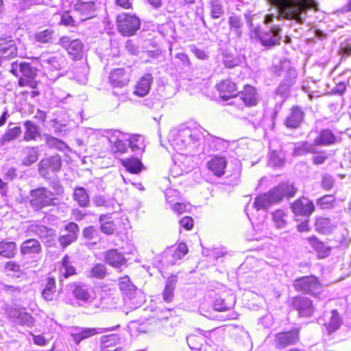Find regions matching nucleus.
<instances>
[{"label": "nucleus", "mask_w": 351, "mask_h": 351, "mask_svg": "<svg viewBox=\"0 0 351 351\" xmlns=\"http://www.w3.org/2000/svg\"><path fill=\"white\" fill-rule=\"evenodd\" d=\"M202 128L194 125L172 130L169 136V141L177 152L185 150L193 152L202 144Z\"/></svg>", "instance_id": "obj_1"}, {"label": "nucleus", "mask_w": 351, "mask_h": 351, "mask_svg": "<svg viewBox=\"0 0 351 351\" xmlns=\"http://www.w3.org/2000/svg\"><path fill=\"white\" fill-rule=\"evenodd\" d=\"M274 5L278 12V20H294L303 23L305 14L308 9H317V3L315 0H268Z\"/></svg>", "instance_id": "obj_2"}, {"label": "nucleus", "mask_w": 351, "mask_h": 351, "mask_svg": "<svg viewBox=\"0 0 351 351\" xmlns=\"http://www.w3.org/2000/svg\"><path fill=\"white\" fill-rule=\"evenodd\" d=\"M271 71L276 77H283L284 80L276 90L277 93L282 94L288 90L289 88L295 83L297 77V71L291 66V62L287 59L280 60L274 64Z\"/></svg>", "instance_id": "obj_3"}, {"label": "nucleus", "mask_w": 351, "mask_h": 351, "mask_svg": "<svg viewBox=\"0 0 351 351\" xmlns=\"http://www.w3.org/2000/svg\"><path fill=\"white\" fill-rule=\"evenodd\" d=\"M8 321L13 326H21L32 328L35 319L33 316L26 311L25 308L20 306H9L5 310Z\"/></svg>", "instance_id": "obj_4"}, {"label": "nucleus", "mask_w": 351, "mask_h": 351, "mask_svg": "<svg viewBox=\"0 0 351 351\" xmlns=\"http://www.w3.org/2000/svg\"><path fill=\"white\" fill-rule=\"evenodd\" d=\"M54 194L48 189L40 187L33 189L29 193V205L36 211L53 204Z\"/></svg>", "instance_id": "obj_5"}, {"label": "nucleus", "mask_w": 351, "mask_h": 351, "mask_svg": "<svg viewBox=\"0 0 351 351\" xmlns=\"http://www.w3.org/2000/svg\"><path fill=\"white\" fill-rule=\"evenodd\" d=\"M293 287L297 291L317 296L322 291V286L314 276H304L295 279Z\"/></svg>", "instance_id": "obj_6"}, {"label": "nucleus", "mask_w": 351, "mask_h": 351, "mask_svg": "<svg viewBox=\"0 0 351 351\" xmlns=\"http://www.w3.org/2000/svg\"><path fill=\"white\" fill-rule=\"evenodd\" d=\"M141 22L138 17L126 13L118 14L117 26L119 31L124 36H132L140 28Z\"/></svg>", "instance_id": "obj_7"}, {"label": "nucleus", "mask_w": 351, "mask_h": 351, "mask_svg": "<svg viewBox=\"0 0 351 351\" xmlns=\"http://www.w3.org/2000/svg\"><path fill=\"white\" fill-rule=\"evenodd\" d=\"M27 232L38 236L47 247H52L55 244L56 231L53 228L35 221L28 226Z\"/></svg>", "instance_id": "obj_8"}, {"label": "nucleus", "mask_w": 351, "mask_h": 351, "mask_svg": "<svg viewBox=\"0 0 351 351\" xmlns=\"http://www.w3.org/2000/svg\"><path fill=\"white\" fill-rule=\"evenodd\" d=\"M41 66L49 71H59L64 67L65 58L61 54H53L50 52H44L39 57Z\"/></svg>", "instance_id": "obj_9"}, {"label": "nucleus", "mask_w": 351, "mask_h": 351, "mask_svg": "<svg viewBox=\"0 0 351 351\" xmlns=\"http://www.w3.org/2000/svg\"><path fill=\"white\" fill-rule=\"evenodd\" d=\"M78 225L74 222L66 223L60 230L58 242L62 248H65L75 242L79 234Z\"/></svg>", "instance_id": "obj_10"}, {"label": "nucleus", "mask_w": 351, "mask_h": 351, "mask_svg": "<svg viewBox=\"0 0 351 351\" xmlns=\"http://www.w3.org/2000/svg\"><path fill=\"white\" fill-rule=\"evenodd\" d=\"M291 305L298 311L300 317H311L315 311L312 300L304 296L298 295L293 298Z\"/></svg>", "instance_id": "obj_11"}, {"label": "nucleus", "mask_w": 351, "mask_h": 351, "mask_svg": "<svg viewBox=\"0 0 351 351\" xmlns=\"http://www.w3.org/2000/svg\"><path fill=\"white\" fill-rule=\"evenodd\" d=\"M317 322L326 327L328 334L335 332L342 324V319L337 310L325 313L323 317L318 318Z\"/></svg>", "instance_id": "obj_12"}, {"label": "nucleus", "mask_w": 351, "mask_h": 351, "mask_svg": "<svg viewBox=\"0 0 351 351\" xmlns=\"http://www.w3.org/2000/svg\"><path fill=\"white\" fill-rule=\"evenodd\" d=\"M62 167L61 158L58 155L43 159L38 164V171L40 176L47 178L50 172L56 173Z\"/></svg>", "instance_id": "obj_13"}, {"label": "nucleus", "mask_w": 351, "mask_h": 351, "mask_svg": "<svg viewBox=\"0 0 351 351\" xmlns=\"http://www.w3.org/2000/svg\"><path fill=\"white\" fill-rule=\"evenodd\" d=\"M108 330H110V329L104 328L73 327L71 329L70 334L73 341L76 344H79L82 341L87 338Z\"/></svg>", "instance_id": "obj_14"}, {"label": "nucleus", "mask_w": 351, "mask_h": 351, "mask_svg": "<svg viewBox=\"0 0 351 351\" xmlns=\"http://www.w3.org/2000/svg\"><path fill=\"white\" fill-rule=\"evenodd\" d=\"M299 339V330L296 328L287 332H278L275 335L274 346L281 350L295 343Z\"/></svg>", "instance_id": "obj_15"}, {"label": "nucleus", "mask_w": 351, "mask_h": 351, "mask_svg": "<svg viewBox=\"0 0 351 351\" xmlns=\"http://www.w3.org/2000/svg\"><path fill=\"white\" fill-rule=\"evenodd\" d=\"M59 44L64 48L73 59H80L82 56L84 45L79 39L71 40L68 36H62Z\"/></svg>", "instance_id": "obj_16"}, {"label": "nucleus", "mask_w": 351, "mask_h": 351, "mask_svg": "<svg viewBox=\"0 0 351 351\" xmlns=\"http://www.w3.org/2000/svg\"><path fill=\"white\" fill-rule=\"evenodd\" d=\"M71 288L73 297L80 304L83 305L93 302L94 298L91 294V289L86 285H73Z\"/></svg>", "instance_id": "obj_17"}, {"label": "nucleus", "mask_w": 351, "mask_h": 351, "mask_svg": "<svg viewBox=\"0 0 351 351\" xmlns=\"http://www.w3.org/2000/svg\"><path fill=\"white\" fill-rule=\"evenodd\" d=\"M305 113L302 109L298 106H293L290 112L285 120V125L287 128L295 129L300 126L304 119Z\"/></svg>", "instance_id": "obj_18"}, {"label": "nucleus", "mask_w": 351, "mask_h": 351, "mask_svg": "<svg viewBox=\"0 0 351 351\" xmlns=\"http://www.w3.org/2000/svg\"><path fill=\"white\" fill-rule=\"evenodd\" d=\"M280 29L279 27L274 25L265 32H262L260 43L266 47H272L280 44L281 38L280 36Z\"/></svg>", "instance_id": "obj_19"}, {"label": "nucleus", "mask_w": 351, "mask_h": 351, "mask_svg": "<svg viewBox=\"0 0 351 351\" xmlns=\"http://www.w3.org/2000/svg\"><path fill=\"white\" fill-rule=\"evenodd\" d=\"M19 71L21 72L22 75L27 78L34 79L37 73L36 67L33 66L31 63L26 62H12L11 64L10 72L17 77L19 75Z\"/></svg>", "instance_id": "obj_20"}, {"label": "nucleus", "mask_w": 351, "mask_h": 351, "mask_svg": "<svg viewBox=\"0 0 351 351\" xmlns=\"http://www.w3.org/2000/svg\"><path fill=\"white\" fill-rule=\"evenodd\" d=\"M0 55L2 58H12L17 56L16 42L10 36L0 38Z\"/></svg>", "instance_id": "obj_21"}, {"label": "nucleus", "mask_w": 351, "mask_h": 351, "mask_svg": "<svg viewBox=\"0 0 351 351\" xmlns=\"http://www.w3.org/2000/svg\"><path fill=\"white\" fill-rule=\"evenodd\" d=\"M293 212L297 215L308 217L315 210V206L311 200L303 197L294 202L291 206Z\"/></svg>", "instance_id": "obj_22"}, {"label": "nucleus", "mask_w": 351, "mask_h": 351, "mask_svg": "<svg viewBox=\"0 0 351 351\" xmlns=\"http://www.w3.org/2000/svg\"><path fill=\"white\" fill-rule=\"evenodd\" d=\"M130 81V74L125 69H115L109 76L110 84L115 88H122L128 85Z\"/></svg>", "instance_id": "obj_23"}, {"label": "nucleus", "mask_w": 351, "mask_h": 351, "mask_svg": "<svg viewBox=\"0 0 351 351\" xmlns=\"http://www.w3.org/2000/svg\"><path fill=\"white\" fill-rule=\"evenodd\" d=\"M129 134H125L119 130L114 131L109 140L113 143L114 152L125 153L128 149Z\"/></svg>", "instance_id": "obj_24"}, {"label": "nucleus", "mask_w": 351, "mask_h": 351, "mask_svg": "<svg viewBox=\"0 0 351 351\" xmlns=\"http://www.w3.org/2000/svg\"><path fill=\"white\" fill-rule=\"evenodd\" d=\"M42 247L39 241L35 239H29L24 241L20 245L21 254L23 256L36 257L40 254Z\"/></svg>", "instance_id": "obj_25"}, {"label": "nucleus", "mask_w": 351, "mask_h": 351, "mask_svg": "<svg viewBox=\"0 0 351 351\" xmlns=\"http://www.w3.org/2000/svg\"><path fill=\"white\" fill-rule=\"evenodd\" d=\"M55 38L56 32L52 28L40 29L33 35L34 41L40 47L53 44Z\"/></svg>", "instance_id": "obj_26"}, {"label": "nucleus", "mask_w": 351, "mask_h": 351, "mask_svg": "<svg viewBox=\"0 0 351 351\" xmlns=\"http://www.w3.org/2000/svg\"><path fill=\"white\" fill-rule=\"evenodd\" d=\"M123 298L125 304L131 309L137 308L145 300L143 292L137 288L129 293H125Z\"/></svg>", "instance_id": "obj_27"}, {"label": "nucleus", "mask_w": 351, "mask_h": 351, "mask_svg": "<svg viewBox=\"0 0 351 351\" xmlns=\"http://www.w3.org/2000/svg\"><path fill=\"white\" fill-rule=\"evenodd\" d=\"M227 160L225 157L215 155L207 162V167L215 176L221 177L225 173Z\"/></svg>", "instance_id": "obj_28"}, {"label": "nucleus", "mask_w": 351, "mask_h": 351, "mask_svg": "<svg viewBox=\"0 0 351 351\" xmlns=\"http://www.w3.org/2000/svg\"><path fill=\"white\" fill-rule=\"evenodd\" d=\"M217 90L219 92L221 98L227 101L231 97L237 95V90L235 83L229 80H223L216 85Z\"/></svg>", "instance_id": "obj_29"}, {"label": "nucleus", "mask_w": 351, "mask_h": 351, "mask_svg": "<svg viewBox=\"0 0 351 351\" xmlns=\"http://www.w3.org/2000/svg\"><path fill=\"white\" fill-rule=\"evenodd\" d=\"M75 10L81 14L82 20L93 16L96 10V3L94 1L90 0H78L74 5Z\"/></svg>", "instance_id": "obj_30"}, {"label": "nucleus", "mask_w": 351, "mask_h": 351, "mask_svg": "<svg viewBox=\"0 0 351 351\" xmlns=\"http://www.w3.org/2000/svg\"><path fill=\"white\" fill-rule=\"evenodd\" d=\"M277 199V196L276 194L273 193L272 189L267 193H265L256 197L252 206L256 210V211L260 210H265L271 204L279 202L278 199Z\"/></svg>", "instance_id": "obj_31"}, {"label": "nucleus", "mask_w": 351, "mask_h": 351, "mask_svg": "<svg viewBox=\"0 0 351 351\" xmlns=\"http://www.w3.org/2000/svg\"><path fill=\"white\" fill-rule=\"evenodd\" d=\"M106 262L116 269L126 266L127 261L123 254L117 250H108L105 254Z\"/></svg>", "instance_id": "obj_32"}, {"label": "nucleus", "mask_w": 351, "mask_h": 351, "mask_svg": "<svg viewBox=\"0 0 351 351\" xmlns=\"http://www.w3.org/2000/svg\"><path fill=\"white\" fill-rule=\"evenodd\" d=\"M235 302V296L232 293L220 295L215 299L214 309L218 311H228L234 306Z\"/></svg>", "instance_id": "obj_33"}, {"label": "nucleus", "mask_w": 351, "mask_h": 351, "mask_svg": "<svg viewBox=\"0 0 351 351\" xmlns=\"http://www.w3.org/2000/svg\"><path fill=\"white\" fill-rule=\"evenodd\" d=\"M152 82V75L151 74H145L137 82L134 93L138 97L145 96L150 90Z\"/></svg>", "instance_id": "obj_34"}, {"label": "nucleus", "mask_w": 351, "mask_h": 351, "mask_svg": "<svg viewBox=\"0 0 351 351\" xmlns=\"http://www.w3.org/2000/svg\"><path fill=\"white\" fill-rule=\"evenodd\" d=\"M178 282L177 276H171L169 277L166 282L163 291L162 292V298L166 303L173 302L174 299V291Z\"/></svg>", "instance_id": "obj_35"}, {"label": "nucleus", "mask_w": 351, "mask_h": 351, "mask_svg": "<svg viewBox=\"0 0 351 351\" xmlns=\"http://www.w3.org/2000/svg\"><path fill=\"white\" fill-rule=\"evenodd\" d=\"M316 146H330L337 141V137L329 129L322 130L314 140Z\"/></svg>", "instance_id": "obj_36"}, {"label": "nucleus", "mask_w": 351, "mask_h": 351, "mask_svg": "<svg viewBox=\"0 0 351 351\" xmlns=\"http://www.w3.org/2000/svg\"><path fill=\"white\" fill-rule=\"evenodd\" d=\"M308 244L316 252L319 258H324L329 256L331 248L319 241L315 237L307 239Z\"/></svg>", "instance_id": "obj_37"}, {"label": "nucleus", "mask_w": 351, "mask_h": 351, "mask_svg": "<svg viewBox=\"0 0 351 351\" xmlns=\"http://www.w3.org/2000/svg\"><path fill=\"white\" fill-rule=\"evenodd\" d=\"M239 96L246 106H254L257 104L256 89L252 86H245Z\"/></svg>", "instance_id": "obj_38"}, {"label": "nucleus", "mask_w": 351, "mask_h": 351, "mask_svg": "<svg viewBox=\"0 0 351 351\" xmlns=\"http://www.w3.org/2000/svg\"><path fill=\"white\" fill-rule=\"evenodd\" d=\"M296 193V189L293 184L288 183H282L276 188L273 189V193L276 194L277 199L279 202L284 197H293Z\"/></svg>", "instance_id": "obj_39"}, {"label": "nucleus", "mask_w": 351, "mask_h": 351, "mask_svg": "<svg viewBox=\"0 0 351 351\" xmlns=\"http://www.w3.org/2000/svg\"><path fill=\"white\" fill-rule=\"evenodd\" d=\"M316 153H317V148L315 142L313 143L308 141L298 143L293 149V154L298 156Z\"/></svg>", "instance_id": "obj_40"}, {"label": "nucleus", "mask_w": 351, "mask_h": 351, "mask_svg": "<svg viewBox=\"0 0 351 351\" xmlns=\"http://www.w3.org/2000/svg\"><path fill=\"white\" fill-rule=\"evenodd\" d=\"M73 199L77 202L79 206L86 208L90 204L89 195L84 187H75L73 194Z\"/></svg>", "instance_id": "obj_41"}, {"label": "nucleus", "mask_w": 351, "mask_h": 351, "mask_svg": "<svg viewBox=\"0 0 351 351\" xmlns=\"http://www.w3.org/2000/svg\"><path fill=\"white\" fill-rule=\"evenodd\" d=\"M25 131L24 132V140L25 141H35L40 135V128L31 121H26L24 123Z\"/></svg>", "instance_id": "obj_42"}, {"label": "nucleus", "mask_w": 351, "mask_h": 351, "mask_svg": "<svg viewBox=\"0 0 351 351\" xmlns=\"http://www.w3.org/2000/svg\"><path fill=\"white\" fill-rule=\"evenodd\" d=\"M228 25L230 32H232L237 38H240L243 34L242 29L243 27L241 18L237 15H231L228 18Z\"/></svg>", "instance_id": "obj_43"}, {"label": "nucleus", "mask_w": 351, "mask_h": 351, "mask_svg": "<svg viewBox=\"0 0 351 351\" xmlns=\"http://www.w3.org/2000/svg\"><path fill=\"white\" fill-rule=\"evenodd\" d=\"M16 250L15 242L3 240L0 242V255L7 258H13Z\"/></svg>", "instance_id": "obj_44"}, {"label": "nucleus", "mask_w": 351, "mask_h": 351, "mask_svg": "<svg viewBox=\"0 0 351 351\" xmlns=\"http://www.w3.org/2000/svg\"><path fill=\"white\" fill-rule=\"evenodd\" d=\"M315 230L322 234H329L332 232L335 226L332 223L331 220L326 217H319L315 221Z\"/></svg>", "instance_id": "obj_45"}, {"label": "nucleus", "mask_w": 351, "mask_h": 351, "mask_svg": "<svg viewBox=\"0 0 351 351\" xmlns=\"http://www.w3.org/2000/svg\"><path fill=\"white\" fill-rule=\"evenodd\" d=\"M121 164L128 171L132 173H138L143 167L141 161L137 158L121 160Z\"/></svg>", "instance_id": "obj_46"}, {"label": "nucleus", "mask_w": 351, "mask_h": 351, "mask_svg": "<svg viewBox=\"0 0 351 351\" xmlns=\"http://www.w3.org/2000/svg\"><path fill=\"white\" fill-rule=\"evenodd\" d=\"M56 291V281L53 278H48L47 284L42 291L43 298L47 301H52Z\"/></svg>", "instance_id": "obj_47"}, {"label": "nucleus", "mask_w": 351, "mask_h": 351, "mask_svg": "<svg viewBox=\"0 0 351 351\" xmlns=\"http://www.w3.org/2000/svg\"><path fill=\"white\" fill-rule=\"evenodd\" d=\"M21 134V129L19 126H14L12 128H10V125L9 128L7 129L6 132L3 135L1 139V144L4 145L7 143L15 140L20 136Z\"/></svg>", "instance_id": "obj_48"}, {"label": "nucleus", "mask_w": 351, "mask_h": 351, "mask_svg": "<svg viewBox=\"0 0 351 351\" xmlns=\"http://www.w3.org/2000/svg\"><path fill=\"white\" fill-rule=\"evenodd\" d=\"M110 219L108 215H101L99 217V222L101 223V230L106 234H112L115 230L116 226L112 221H108Z\"/></svg>", "instance_id": "obj_49"}, {"label": "nucleus", "mask_w": 351, "mask_h": 351, "mask_svg": "<svg viewBox=\"0 0 351 351\" xmlns=\"http://www.w3.org/2000/svg\"><path fill=\"white\" fill-rule=\"evenodd\" d=\"M287 215L283 210H276L272 213V220L275 226L278 228H284L287 225Z\"/></svg>", "instance_id": "obj_50"}, {"label": "nucleus", "mask_w": 351, "mask_h": 351, "mask_svg": "<svg viewBox=\"0 0 351 351\" xmlns=\"http://www.w3.org/2000/svg\"><path fill=\"white\" fill-rule=\"evenodd\" d=\"M128 145L133 152H141L144 147L143 136L136 134H130Z\"/></svg>", "instance_id": "obj_51"}, {"label": "nucleus", "mask_w": 351, "mask_h": 351, "mask_svg": "<svg viewBox=\"0 0 351 351\" xmlns=\"http://www.w3.org/2000/svg\"><path fill=\"white\" fill-rule=\"evenodd\" d=\"M25 154L23 163L26 166H30L34 163L38 158V149L36 147H26L24 149Z\"/></svg>", "instance_id": "obj_52"}, {"label": "nucleus", "mask_w": 351, "mask_h": 351, "mask_svg": "<svg viewBox=\"0 0 351 351\" xmlns=\"http://www.w3.org/2000/svg\"><path fill=\"white\" fill-rule=\"evenodd\" d=\"M187 343L189 348L193 350H200L205 341L202 335H191L187 337Z\"/></svg>", "instance_id": "obj_53"}, {"label": "nucleus", "mask_w": 351, "mask_h": 351, "mask_svg": "<svg viewBox=\"0 0 351 351\" xmlns=\"http://www.w3.org/2000/svg\"><path fill=\"white\" fill-rule=\"evenodd\" d=\"M210 16L213 19L220 18L224 13L223 7L220 0H210Z\"/></svg>", "instance_id": "obj_54"}, {"label": "nucleus", "mask_w": 351, "mask_h": 351, "mask_svg": "<svg viewBox=\"0 0 351 351\" xmlns=\"http://www.w3.org/2000/svg\"><path fill=\"white\" fill-rule=\"evenodd\" d=\"M119 287L123 295H124L125 293H129L130 291H132V290L136 288L132 284L130 278L128 276H125L119 278Z\"/></svg>", "instance_id": "obj_55"}, {"label": "nucleus", "mask_w": 351, "mask_h": 351, "mask_svg": "<svg viewBox=\"0 0 351 351\" xmlns=\"http://www.w3.org/2000/svg\"><path fill=\"white\" fill-rule=\"evenodd\" d=\"M106 268L104 265L97 263L95 265L90 271L88 277L102 279L106 276Z\"/></svg>", "instance_id": "obj_56"}, {"label": "nucleus", "mask_w": 351, "mask_h": 351, "mask_svg": "<svg viewBox=\"0 0 351 351\" xmlns=\"http://www.w3.org/2000/svg\"><path fill=\"white\" fill-rule=\"evenodd\" d=\"M118 340V336L114 334L102 336L100 339L101 350H107L108 348L114 346Z\"/></svg>", "instance_id": "obj_57"}, {"label": "nucleus", "mask_w": 351, "mask_h": 351, "mask_svg": "<svg viewBox=\"0 0 351 351\" xmlns=\"http://www.w3.org/2000/svg\"><path fill=\"white\" fill-rule=\"evenodd\" d=\"M188 253V247L186 243H180L173 252V260L171 261L172 265L176 264V261L180 260Z\"/></svg>", "instance_id": "obj_58"}, {"label": "nucleus", "mask_w": 351, "mask_h": 351, "mask_svg": "<svg viewBox=\"0 0 351 351\" xmlns=\"http://www.w3.org/2000/svg\"><path fill=\"white\" fill-rule=\"evenodd\" d=\"M210 147L213 150H221L226 147V142L221 138L210 136L207 139Z\"/></svg>", "instance_id": "obj_59"}, {"label": "nucleus", "mask_w": 351, "mask_h": 351, "mask_svg": "<svg viewBox=\"0 0 351 351\" xmlns=\"http://www.w3.org/2000/svg\"><path fill=\"white\" fill-rule=\"evenodd\" d=\"M46 144L51 148H56L58 150H63L66 147L64 142L58 138L47 135L46 136Z\"/></svg>", "instance_id": "obj_60"}, {"label": "nucleus", "mask_w": 351, "mask_h": 351, "mask_svg": "<svg viewBox=\"0 0 351 351\" xmlns=\"http://www.w3.org/2000/svg\"><path fill=\"white\" fill-rule=\"evenodd\" d=\"M62 269H64V271H62V272L64 277L67 278L75 274V269L73 265H71L69 257L67 256H65L63 258L62 261Z\"/></svg>", "instance_id": "obj_61"}, {"label": "nucleus", "mask_w": 351, "mask_h": 351, "mask_svg": "<svg viewBox=\"0 0 351 351\" xmlns=\"http://www.w3.org/2000/svg\"><path fill=\"white\" fill-rule=\"evenodd\" d=\"M284 163L282 158L276 151H272L269 154V165L278 167H281Z\"/></svg>", "instance_id": "obj_62"}, {"label": "nucleus", "mask_w": 351, "mask_h": 351, "mask_svg": "<svg viewBox=\"0 0 351 351\" xmlns=\"http://www.w3.org/2000/svg\"><path fill=\"white\" fill-rule=\"evenodd\" d=\"M315 154L316 155L313 157L312 160L313 164L316 165L324 164L328 158V154L326 151H317V153Z\"/></svg>", "instance_id": "obj_63"}, {"label": "nucleus", "mask_w": 351, "mask_h": 351, "mask_svg": "<svg viewBox=\"0 0 351 351\" xmlns=\"http://www.w3.org/2000/svg\"><path fill=\"white\" fill-rule=\"evenodd\" d=\"M223 63L226 68L232 69L239 64V60L231 56H223Z\"/></svg>", "instance_id": "obj_64"}]
</instances>
